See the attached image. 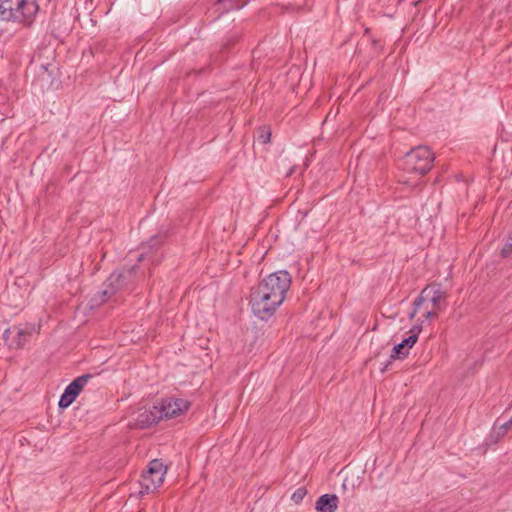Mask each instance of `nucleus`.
Wrapping results in <instances>:
<instances>
[{
    "mask_svg": "<svg viewBox=\"0 0 512 512\" xmlns=\"http://www.w3.org/2000/svg\"><path fill=\"white\" fill-rule=\"evenodd\" d=\"M38 11V0H0V21L30 26Z\"/></svg>",
    "mask_w": 512,
    "mask_h": 512,
    "instance_id": "nucleus-1",
    "label": "nucleus"
},
{
    "mask_svg": "<svg viewBox=\"0 0 512 512\" xmlns=\"http://www.w3.org/2000/svg\"><path fill=\"white\" fill-rule=\"evenodd\" d=\"M434 154L427 146H417L403 158V169L412 174L425 175L432 168Z\"/></svg>",
    "mask_w": 512,
    "mask_h": 512,
    "instance_id": "nucleus-2",
    "label": "nucleus"
},
{
    "mask_svg": "<svg viewBox=\"0 0 512 512\" xmlns=\"http://www.w3.org/2000/svg\"><path fill=\"white\" fill-rule=\"evenodd\" d=\"M291 282V275L285 270H280L269 274L257 287L270 294L273 301L283 303Z\"/></svg>",
    "mask_w": 512,
    "mask_h": 512,
    "instance_id": "nucleus-3",
    "label": "nucleus"
},
{
    "mask_svg": "<svg viewBox=\"0 0 512 512\" xmlns=\"http://www.w3.org/2000/svg\"><path fill=\"white\" fill-rule=\"evenodd\" d=\"M282 303L273 301L272 296L264 292L259 287H254L250 293V305L254 315L261 319L267 320L274 315L278 307Z\"/></svg>",
    "mask_w": 512,
    "mask_h": 512,
    "instance_id": "nucleus-4",
    "label": "nucleus"
},
{
    "mask_svg": "<svg viewBox=\"0 0 512 512\" xmlns=\"http://www.w3.org/2000/svg\"><path fill=\"white\" fill-rule=\"evenodd\" d=\"M165 474L166 467L160 460L150 461L140 480V494L144 495L156 490L163 483Z\"/></svg>",
    "mask_w": 512,
    "mask_h": 512,
    "instance_id": "nucleus-5",
    "label": "nucleus"
},
{
    "mask_svg": "<svg viewBox=\"0 0 512 512\" xmlns=\"http://www.w3.org/2000/svg\"><path fill=\"white\" fill-rule=\"evenodd\" d=\"M447 297V293L443 290L441 284L431 283L427 285L415 299L413 303V311L410 313V319H413L417 312L421 309L426 300L432 304V308L441 310V302Z\"/></svg>",
    "mask_w": 512,
    "mask_h": 512,
    "instance_id": "nucleus-6",
    "label": "nucleus"
},
{
    "mask_svg": "<svg viewBox=\"0 0 512 512\" xmlns=\"http://www.w3.org/2000/svg\"><path fill=\"white\" fill-rule=\"evenodd\" d=\"M162 419H171L185 413L191 406L188 400L169 397L163 399L158 405Z\"/></svg>",
    "mask_w": 512,
    "mask_h": 512,
    "instance_id": "nucleus-7",
    "label": "nucleus"
},
{
    "mask_svg": "<svg viewBox=\"0 0 512 512\" xmlns=\"http://www.w3.org/2000/svg\"><path fill=\"white\" fill-rule=\"evenodd\" d=\"M138 267L136 265L123 269L118 272H113L106 280L107 285L116 294L118 291L128 288L133 284Z\"/></svg>",
    "mask_w": 512,
    "mask_h": 512,
    "instance_id": "nucleus-8",
    "label": "nucleus"
},
{
    "mask_svg": "<svg viewBox=\"0 0 512 512\" xmlns=\"http://www.w3.org/2000/svg\"><path fill=\"white\" fill-rule=\"evenodd\" d=\"M92 378L91 374H84L74 379L65 389L59 400L60 408H67L70 406L83 388L87 385L89 380Z\"/></svg>",
    "mask_w": 512,
    "mask_h": 512,
    "instance_id": "nucleus-9",
    "label": "nucleus"
},
{
    "mask_svg": "<svg viewBox=\"0 0 512 512\" xmlns=\"http://www.w3.org/2000/svg\"><path fill=\"white\" fill-rule=\"evenodd\" d=\"M30 335L31 332L27 329L11 327L5 330L3 338L10 348L19 349L28 342Z\"/></svg>",
    "mask_w": 512,
    "mask_h": 512,
    "instance_id": "nucleus-10",
    "label": "nucleus"
},
{
    "mask_svg": "<svg viewBox=\"0 0 512 512\" xmlns=\"http://www.w3.org/2000/svg\"><path fill=\"white\" fill-rule=\"evenodd\" d=\"M161 419L162 416L158 410V406L154 405L151 409L143 410L138 413L135 425L143 429L158 423Z\"/></svg>",
    "mask_w": 512,
    "mask_h": 512,
    "instance_id": "nucleus-11",
    "label": "nucleus"
},
{
    "mask_svg": "<svg viewBox=\"0 0 512 512\" xmlns=\"http://www.w3.org/2000/svg\"><path fill=\"white\" fill-rule=\"evenodd\" d=\"M338 507V497L335 494H324L316 501L318 512H335Z\"/></svg>",
    "mask_w": 512,
    "mask_h": 512,
    "instance_id": "nucleus-12",
    "label": "nucleus"
},
{
    "mask_svg": "<svg viewBox=\"0 0 512 512\" xmlns=\"http://www.w3.org/2000/svg\"><path fill=\"white\" fill-rule=\"evenodd\" d=\"M104 289L99 292L97 295H95V297L92 299V301L96 304V305H100L104 302H106L110 297H112L115 293L113 292V289H111L109 287V285H107V283L105 282L104 283Z\"/></svg>",
    "mask_w": 512,
    "mask_h": 512,
    "instance_id": "nucleus-13",
    "label": "nucleus"
},
{
    "mask_svg": "<svg viewBox=\"0 0 512 512\" xmlns=\"http://www.w3.org/2000/svg\"><path fill=\"white\" fill-rule=\"evenodd\" d=\"M511 428H512V417L508 421L499 425L498 427L495 425L492 430V436H495L496 439L498 440V439L502 438L507 433V431L510 430Z\"/></svg>",
    "mask_w": 512,
    "mask_h": 512,
    "instance_id": "nucleus-14",
    "label": "nucleus"
},
{
    "mask_svg": "<svg viewBox=\"0 0 512 512\" xmlns=\"http://www.w3.org/2000/svg\"><path fill=\"white\" fill-rule=\"evenodd\" d=\"M409 354V351L407 350V347L403 342L398 343L395 345L392 349L390 359H403Z\"/></svg>",
    "mask_w": 512,
    "mask_h": 512,
    "instance_id": "nucleus-15",
    "label": "nucleus"
},
{
    "mask_svg": "<svg viewBox=\"0 0 512 512\" xmlns=\"http://www.w3.org/2000/svg\"><path fill=\"white\" fill-rule=\"evenodd\" d=\"M258 139L261 143L267 144L271 139V130L267 126L260 127L258 129Z\"/></svg>",
    "mask_w": 512,
    "mask_h": 512,
    "instance_id": "nucleus-16",
    "label": "nucleus"
},
{
    "mask_svg": "<svg viewBox=\"0 0 512 512\" xmlns=\"http://www.w3.org/2000/svg\"><path fill=\"white\" fill-rule=\"evenodd\" d=\"M512 255V234L508 237L505 245L501 250V256L504 258L510 257Z\"/></svg>",
    "mask_w": 512,
    "mask_h": 512,
    "instance_id": "nucleus-17",
    "label": "nucleus"
},
{
    "mask_svg": "<svg viewBox=\"0 0 512 512\" xmlns=\"http://www.w3.org/2000/svg\"><path fill=\"white\" fill-rule=\"evenodd\" d=\"M307 491L304 487H300L298 488L291 496V499L295 502V503H300L303 498L305 497Z\"/></svg>",
    "mask_w": 512,
    "mask_h": 512,
    "instance_id": "nucleus-18",
    "label": "nucleus"
},
{
    "mask_svg": "<svg viewBox=\"0 0 512 512\" xmlns=\"http://www.w3.org/2000/svg\"><path fill=\"white\" fill-rule=\"evenodd\" d=\"M402 342L405 344V346L407 347V350L409 351L414 346V344L417 342V336L409 335Z\"/></svg>",
    "mask_w": 512,
    "mask_h": 512,
    "instance_id": "nucleus-19",
    "label": "nucleus"
},
{
    "mask_svg": "<svg viewBox=\"0 0 512 512\" xmlns=\"http://www.w3.org/2000/svg\"><path fill=\"white\" fill-rule=\"evenodd\" d=\"M423 316L425 317V319L435 318V317H437V310L433 309V308L432 309L426 308L423 313Z\"/></svg>",
    "mask_w": 512,
    "mask_h": 512,
    "instance_id": "nucleus-20",
    "label": "nucleus"
},
{
    "mask_svg": "<svg viewBox=\"0 0 512 512\" xmlns=\"http://www.w3.org/2000/svg\"><path fill=\"white\" fill-rule=\"evenodd\" d=\"M422 330V327L420 325H414L411 329H410V335H416L418 337L419 333L421 332Z\"/></svg>",
    "mask_w": 512,
    "mask_h": 512,
    "instance_id": "nucleus-21",
    "label": "nucleus"
},
{
    "mask_svg": "<svg viewBox=\"0 0 512 512\" xmlns=\"http://www.w3.org/2000/svg\"><path fill=\"white\" fill-rule=\"evenodd\" d=\"M160 243L159 237L155 236L149 240V247H154Z\"/></svg>",
    "mask_w": 512,
    "mask_h": 512,
    "instance_id": "nucleus-22",
    "label": "nucleus"
},
{
    "mask_svg": "<svg viewBox=\"0 0 512 512\" xmlns=\"http://www.w3.org/2000/svg\"><path fill=\"white\" fill-rule=\"evenodd\" d=\"M294 173V167L290 169V171L287 173V176H291Z\"/></svg>",
    "mask_w": 512,
    "mask_h": 512,
    "instance_id": "nucleus-23",
    "label": "nucleus"
},
{
    "mask_svg": "<svg viewBox=\"0 0 512 512\" xmlns=\"http://www.w3.org/2000/svg\"><path fill=\"white\" fill-rule=\"evenodd\" d=\"M387 366H388V364H387V365H385V367H384L381 371H382V372H385V371L387 370Z\"/></svg>",
    "mask_w": 512,
    "mask_h": 512,
    "instance_id": "nucleus-24",
    "label": "nucleus"
},
{
    "mask_svg": "<svg viewBox=\"0 0 512 512\" xmlns=\"http://www.w3.org/2000/svg\"><path fill=\"white\" fill-rule=\"evenodd\" d=\"M144 259V256L143 255H140L139 256V261H142Z\"/></svg>",
    "mask_w": 512,
    "mask_h": 512,
    "instance_id": "nucleus-25",
    "label": "nucleus"
}]
</instances>
